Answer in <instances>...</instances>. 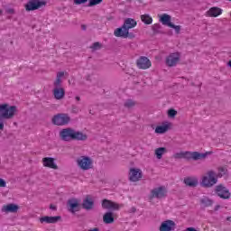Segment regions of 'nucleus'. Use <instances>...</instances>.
Instances as JSON below:
<instances>
[{"label":"nucleus","mask_w":231,"mask_h":231,"mask_svg":"<svg viewBox=\"0 0 231 231\" xmlns=\"http://www.w3.org/2000/svg\"><path fill=\"white\" fill-rule=\"evenodd\" d=\"M138 23L133 18H126L122 27L115 30L114 35L116 37H122L123 39H134V33L129 32V30L134 28Z\"/></svg>","instance_id":"f257e3e1"},{"label":"nucleus","mask_w":231,"mask_h":231,"mask_svg":"<svg viewBox=\"0 0 231 231\" xmlns=\"http://www.w3.org/2000/svg\"><path fill=\"white\" fill-rule=\"evenodd\" d=\"M60 138L63 142H71L73 140H76L77 142H86V140H88V134L80 131H76L71 127H68L60 132Z\"/></svg>","instance_id":"f03ea898"},{"label":"nucleus","mask_w":231,"mask_h":231,"mask_svg":"<svg viewBox=\"0 0 231 231\" xmlns=\"http://www.w3.org/2000/svg\"><path fill=\"white\" fill-rule=\"evenodd\" d=\"M210 152H207L205 153H199V152H177L173 155L175 160H194L198 162V160H205Z\"/></svg>","instance_id":"7ed1b4c3"},{"label":"nucleus","mask_w":231,"mask_h":231,"mask_svg":"<svg viewBox=\"0 0 231 231\" xmlns=\"http://www.w3.org/2000/svg\"><path fill=\"white\" fill-rule=\"evenodd\" d=\"M15 113H17V106H10L8 104L1 105V131L5 129L3 120H12V118L15 116Z\"/></svg>","instance_id":"20e7f679"},{"label":"nucleus","mask_w":231,"mask_h":231,"mask_svg":"<svg viewBox=\"0 0 231 231\" xmlns=\"http://www.w3.org/2000/svg\"><path fill=\"white\" fill-rule=\"evenodd\" d=\"M217 183V176L216 171H208L207 175L202 177L201 185L206 189H210V187H214Z\"/></svg>","instance_id":"39448f33"},{"label":"nucleus","mask_w":231,"mask_h":231,"mask_svg":"<svg viewBox=\"0 0 231 231\" xmlns=\"http://www.w3.org/2000/svg\"><path fill=\"white\" fill-rule=\"evenodd\" d=\"M51 122L53 125L62 126V125H68L71 122V117H69V115L60 113L58 115L53 116Z\"/></svg>","instance_id":"423d86ee"},{"label":"nucleus","mask_w":231,"mask_h":231,"mask_svg":"<svg viewBox=\"0 0 231 231\" xmlns=\"http://www.w3.org/2000/svg\"><path fill=\"white\" fill-rule=\"evenodd\" d=\"M46 6L45 0H29L25 5L26 12H33Z\"/></svg>","instance_id":"0eeeda50"},{"label":"nucleus","mask_w":231,"mask_h":231,"mask_svg":"<svg viewBox=\"0 0 231 231\" xmlns=\"http://www.w3.org/2000/svg\"><path fill=\"white\" fill-rule=\"evenodd\" d=\"M215 193L221 199H230V198H231L230 189H228V188H226L223 184H218V185L216 186Z\"/></svg>","instance_id":"6e6552de"},{"label":"nucleus","mask_w":231,"mask_h":231,"mask_svg":"<svg viewBox=\"0 0 231 231\" xmlns=\"http://www.w3.org/2000/svg\"><path fill=\"white\" fill-rule=\"evenodd\" d=\"M166 197H167V189H165V187L163 186H161L151 190L149 199H162Z\"/></svg>","instance_id":"1a4fd4ad"},{"label":"nucleus","mask_w":231,"mask_h":231,"mask_svg":"<svg viewBox=\"0 0 231 231\" xmlns=\"http://www.w3.org/2000/svg\"><path fill=\"white\" fill-rule=\"evenodd\" d=\"M77 163L83 171H89L93 165V161L89 157L81 156L77 160Z\"/></svg>","instance_id":"9d476101"},{"label":"nucleus","mask_w":231,"mask_h":231,"mask_svg":"<svg viewBox=\"0 0 231 231\" xmlns=\"http://www.w3.org/2000/svg\"><path fill=\"white\" fill-rule=\"evenodd\" d=\"M136 66L139 68V69H149L151 66H152V63L151 62V60L145 56H141L136 60Z\"/></svg>","instance_id":"9b49d317"},{"label":"nucleus","mask_w":231,"mask_h":231,"mask_svg":"<svg viewBox=\"0 0 231 231\" xmlns=\"http://www.w3.org/2000/svg\"><path fill=\"white\" fill-rule=\"evenodd\" d=\"M68 210L70 214H75L76 212L80 211V203H79V199H70L67 202Z\"/></svg>","instance_id":"f8f14e48"},{"label":"nucleus","mask_w":231,"mask_h":231,"mask_svg":"<svg viewBox=\"0 0 231 231\" xmlns=\"http://www.w3.org/2000/svg\"><path fill=\"white\" fill-rule=\"evenodd\" d=\"M180 52H174L171 53L167 58H166V65L169 66V68H173L180 62Z\"/></svg>","instance_id":"ddd939ff"},{"label":"nucleus","mask_w":231,"mask_h":231,"mask_svg":"<svg viewBox=\"0 0 231 231\" xmlns=\"http://www.w3.org/2000/svg\"><path fill=\"white\" fill-rule=\"evenodd\" d=\"M120 204L112 200L106 199L102 200V208H105L106 210H120Z\"/></svg>","instance_id":"4468645a"},{"label":"nucleus","mask_w":231,"mask_h":231,"mask_svg":"<svg viewBox=\"0 0 231 231\" xmlns=\"http://www.w3.org/2000/svg\"><path fill=\"white\" fill-rule=\"evenodd\" d=\"M130 181L136 182L142 180V170L136 168H131L129 172Z\"/></svg>","instance_id":"2eb2a0df"},{"label":"nucleus","mask_w":231,"mask_h":231,"mask_svg":"<svg viewBox=\"0 0 231 231\" xmlns=\"http://www.w3.org/2000/svg\"><path fill=\"white\" fill-rule=\"evenodd\" d=\"M175 229H176V223H174V221L172 220L163 221L159 227L160 231H173Z\"/></svg>","instance_id":"dca6fc26"},{"label":"nucleus","mask_w":231,"mask_h":231,"mask_svg":"<svg viewBox=\"0 0 231 231\" xmlns=\"http://www.w3.org/2000/svg\"><path fill=\"white\" fill-rule=\"evenodd\" d=\"M18 210L19 207L14 203L4 205L2 208V212H5V214H17Z\"/></svg>","instance_id":"f3484780"},{"label":"nucleus","mask_w":231,"mask_h":231,"mask_svg":"<svg viewBox=\"0 0 231 231\" xmlns=\"http://www.w3.org/2000/svg\"><path fill=\"white\" fill-rule=\"evenodd\" d=\"M43 167H48L49 169H53L57 171L59 166L55 163V159L51 157H45L42 159Z\"/></svg>","instance_id":"a211bd4d"},{"label":"nucleus","mask_w":231,"mask_h":231,"mask_svg":"<svg viewBox=\"0 0 231 231\" xmlns=\"http://www.w3.org/2000/svg\"><path fill=\"white\" fill-rule=\"evenodd\" d=\"M52 93L56 100H62L66 97V90L62 87L54 88Z\"/></svg>","instance_id":"6ab92c4d"},{"label":"nucleus","mask_w":231,"mask_h":231,"mask_svg":"<svg viewBox=\"0 0 231 231\" xmlns=\"http://www.w3.org/2000/svg\"><path fill=\"white\" fill-rule=\"evenodd\" d=\"M61 217L60 216H57V217H40V223H47V224H55L58 223V221H60Z\"/></svg>","instance_id":"aec40b11"},{"label":"nucleus","mask_w":231,"mask_h":231,"mask_svg":"<svg viewBox=\"0 0 231 231\" xmlns=\"http://www.w3.org/2000/svg\"><path fill=\"white\" fill-rule=\"evenodd\" d=\"M103 221L106 225H112V223H115V216L113 212L108 211L105 213L103 216Z\"/></svg>","instance_id":"412c9836"},{"label":"nucleus","mask_w":231,"mask_h":231,"mask_svg":"<svg viewBox=\"0 0 231 231\" xmlns=\"http://www.w3.org/2000/svg\"><path fill=\"white\" fill-rule=\"evenodd\" d=\"M95 206V202L93 199L87 198L83 200L82 207L85 208V210H91L93 209V207Z\"/></svg>","instance_id":"4be33fe9"},{"label":"nucleus","mask_w":231,"mask_h":231,"mask_svg":"<svg viewBox=\"0 0 231 231\" xmlns=\"http://www.w3.org/2000/svg\"><path fill=\"white\" fill-rule=\"evenodd\" d=\"M208 14L209 17H217L218 15H221V14H223V11L221 10V8L218 7H211L208 11Z\"/></svg>","instance_id":"5701e85b"},{"label":"nucleus","mask_w":231,"mask_h":231,"mask_svg":"<svg viewBox=\"0 0 231 231\" xmlns=\"http://www.w3.org/2000/svg\"><path fill=\"white\" fill-rule=\"evenodd\" d=\"M62 77H64L63 71L57 73L56 80L53 82L54 88H62Z\"/></svg>","instance_id":"b1692460"},{"label":"nucleus","mask_w":231,"mask_h":231,"mask_svg":"<svg viewBox=\"0 0 231 231\" xmlns=\"http://www.w3.org/2000/svg\"><path fill=\"white\" fill-rule=\"evenodd\" d=\"M160 23H162L164 26H171V24H172V23H171V15L167 14H163L161 17H160Z\"/></svg>","instance_id":"393cba45"},{"label":"nucleus","mask_w":231,"mask_h":231,"mask_svg":"<svg viewBox=\"0 0 231 231\" xmlns=\"http://www.w3.org/2000/svg\"><path fill=\"white\" fill-rule=\"evenodd\" d=\"M184 183L188 187H198V179L188 177L184 179Z\"/></svg>","instance_id":"a878e982"},{"label":"nucleus","mask_w":231,"mask_h":231,"mask_svg":"<svg viewBox=\"0 0 231 231\" xmlns=\"http://www.w3.org/2000/svg\"><path fill=\"white\" fill-rule=\"evenodd\" d=\"M169 131V124L159 125L155 128V133L157 134H163Z\"/></svg>","instance_id":"bb28decb"},{"label":"nucleus","mask_w":231,"mask_h":231,"mask_svg":"<svg viewBox=\"0 0 231 231\" xmlns=\"http://www.w3.org/2000/svg\"><path fill=\"white\" fill-rule=\"evenodd\" d=\"M167 152V148L165 147H160L155 150V156L158 160H162L163 154Z\"/></svg>","instance_id":"cd10ccee"},{"label":"nucleus","mask_w":231,"mask_h":231,"mask_svg":"<svg viewBox=\"0 0 231 231\" xmlns=\"http://www.w3.org/2000/svg\"><path fill=\"white\" fill-rule=\"evenodd\" d=\"M141 21L144 24H152V17H151V15H149V14H142Z\"/></svg>","instance_id":"c85d7f7f"},{"label":"nucleus","mask_w":231,"mask_h":231,"mask_svg":"<svg viewBox=\"0 0 231 231\" xmlns=\"http://www.w3.org/2000/svg\"><path fill=\"white\" fill-rule=\"evenodd\" d=\"M200 203H201V205H203L204 207H212L213 201H212V199H210L205 197V198H203V199H200Z\"/></svg>","instance_id":"c756f323"},{"label":"nucleus","mask_w":231,"mask_h":231,"mask_svg":"<svg viewBox=\"0 0 231 231\" xmlns=\"http://www.w3.org/2000/svg\"><path fill=\"white\" fill-rule=\"evenodd\" d=\"M227 170L225 167L218 168V173L217 174V178H223L225 174H226Z\"/></svg>","instance_id":"7c9ffc66"},{"label":"nucleus","mask_w":231,"mask_h":231,"mask_svg":"<svg viewBox=\"0 0 231 231\" xmlns=\"http://www.w3.org/2000/svg\"><path fill=\"white\" fill-rule=\"evenodd\" d=\"M169 118H176V115H178V111L174 108H170L167 112Z\"/></svg>","instance_id":"2f4dec72"},{"label":"nucleus","mask_w":231,"mask_h":231,"mask_svg":"<svg viewBox=\"0 0 231 231\" xmlns=\"http://www.w3.org/2000/svg\"><path fill=\"white\" fill-rule=\"evenodd\" d=\"M104 0H88V6L92 7V6H97V5H100Z\"/></svg>","instance_id":"473e14b6"},{"label":"nucleus","mask_w":231,"mask_h":231,"mask_svg":"<svg viewBox=\"0 0 231 231\" xmlns=\"http://www.w3.org/2000/svg\"><path fill=\"white\" fill-rule=\"evenodd\" d=\"M91 50H94L95 51H97V50H102V43L97 42H94L91 46H90Z\"/></svg>","instance_id":"72a5a7b5"},{"label":"nucleus","mask_w":231,"mask_h":231,"mask_svg":"<svg viewBox=\"0 0 231 231\" xmlns=\"http://www.w3.org/2000/svg\"><path fill=\"white\" fill-rule=\"evenodd\" d=\"M134 106H136V103H134V101L128 99L125 103V107H134Z\"/></svg>","instance_id":"f704fd0d"},{"label":"nucleus","mask_w":231,"mask_h":231,"mask_svg":"<svg viewBox=\"0 0 231 231\" xmlns=\"http://www.w3.org/2000/svg\"><path fill=\"white\" fill-rule=\"evenodd\" d=\"M161 28H162V25H160V23H155L152 27V29L154 32V33H158L160 32Z\"/></svg>","instance_id":"c9c22d12"},{"label":"nucleus","mask_w":231,"mask_h":231,"mask_svg":"<svg viewBox=\"0 0 231 231\" xmlns=\"http://www.w3.org/2000/svg\"><path fill=\"white\" fill-rule=\"evenodd\" d=\"M170 28H173V30H175L176 33H180V31L181 30V26L174 25V23L170 24Z\"/></svg>","instance_id":"e433bc0d"},{"label":"nucleus","mask_w":231,"mask_h":231,"mask_svg":"<svg viewBox=\"0 0 231 231\" xmlns=\"http://www.w3.org/2000/svg\"><path fill=\"white\" fill-rule=\"evenodd\" d=\"M79 111H80V108H79V106H77L76 105H72L71 106V113L74 115L79 114Z\"/></svg>","instance_id":"4c0bfd02"},{"label":"nucleus","mask_w":231,"mask_h":231,"mask_svg":"<svg viewBox=\"0 0 231 231\" xmlns=\"http://www.w3.org/2000/svg\"><path fill=\"white\" fill-rule=\"evenodd\" d=\"M74 5H85V3H88V0H73Z\"/></svg>","instance_id":"58836bf2"},{"label":"nucleus","mask_w":231,"mask_h":231,"mask_svg":"<svg viewBox=\"0 0 231 231\" xmlns=\"http://www.w3.org/2000/svg\"><path fill=\"white\" fill-rule=\"evenodd\" d=\"M5 12L6 14H10L11 15H14V14H15V10H14L13 8H8Z\"/></svg>","instance_id":"ea45409f"},{"label":"nucleus","mask_w":231,"mask_h":231,"mask_svg":"<svg viewBox=\"0 0 231 231\" xmlns=\"http://www.w3.org/2000/svg\"><path fill=\"white\" fill-rule=\"evenodd\" d=\"M1 187L2 188L6 187V181L5 180H3V179H1Z\"/></svg>","instance_id":"a19ab883"},{"label":"nucleus","mask_w":231,"mask_h":231,"mask_svg":"<svg viewBox=\"0 0 231 231\" xmlns=\"http://www.w3.org/2000/svg\"><path fill=\"white\" fill-rule=\"evenodd\" d=\"M50 208H51V210H57V207L53 206V204L50 205Z\"/></svg>","instance_id":"79ce46f5"},{"label":"nucleus","mask_w":231,"mask_h":231,"mask_svg":"<svg viewBox=\"0 0 231 231\" xmlns=\"http://www.w3.org/2000/svg\"><path fill=\"white\" fill-rule=\"evenodd\" d=\"M219 208H221V206H219V205H217V206L215 207V210H216V211L219 210Z\"/></svg>","instance_id":"37998d69"},{"label":"nucleus","mask_w":231,"mask_h":231,"mask_svg":"<svg viewBox=\"0 0 231 231\" xmlns=\"http://www.w3.org/2000/svg\"><path fill=\"white\" fill-rule=\"evenodd\" d=\"M100 229H98V227H95L93 229H89L88 231H99Z\"/></svg>","instance_id":"c03bdc74"},{"label":"nucleus","mask_w":231,"mask_h":231,"mask_svg":"<svg viewBox=\"0 0 231 231\" xmlns=\"http://www.w3.org/2000/svg\"><path fill=\"white\" fill-rule=\"evenodd\" d=\"M75 100H77V102H80V97L77 96V97H75Z\"/></svg>","instance_id":"a18cd8bd"},{"label":"nucleus","mask_w":231,"mask_h":231,"mask_svg":"<svg viewBox=\"0 0 231 231\" xmlns=\"http://www.w3.org/2000/svg\"><path fill=\"white\" fill-rule=\"evenodd\" d=\"M131 212H136V208H132Z\"/></svg>","instance_id":"49530a36"},{"label":"nucleus","mask_w":231,"mask_h":231,"mask_svg":"<svg viewBox=\"0 0 231 231\" xmlns=\"http://www.w3.org/2000/svg\"><path fill=\"white\" fill-rule=\"evenodd\" d=\"M226 221H231V217H227Z\"/></svg>","instance_id":"de8ad7c7"},{"label":"nucleus","mask_w":231,"mask_h":231,"mask_svg":"<svg viewBox=\"0 0 231 231\" xmlns=\"http://www.w3.org/2000/svg\"><path fill=\"white\" fill-rule=\"evenodd\" d=\"M82 30H86V25H81Z\"/></svg>","instance_id":"09e8293b"},{"label":"nucleus","mask_w":231,"mask_h":231,"mask_svg":"<svg viewBox=\"0 0 231 231\" xmlns=\"http://www.w3.org/2000/svg\"><path fill=\"white\" fill-rule=\"evenodd\" d=\"M87 80H89V77L87 78Z\"/></svg>","instance_id":"8fccbe9b"}]
</instances>
